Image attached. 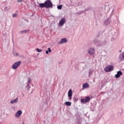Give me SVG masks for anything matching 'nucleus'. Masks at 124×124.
<instances>
[{"mask_svg": "<svg viewBox=\"0 0 124 124\" xmlns=\"http://www.w3.org/2000/svg\"><path fill=\"white\" fill-rule=\"evenodd\" d=\"M93 44L96 45V46H102V43L97 40L94 41Z\"/></svg>", "mask_w": 124, "mask_h": 124, "instance_id": "6", "label": "nucleus"}, {"mask_svg": "<svg viewBox=\"0 0 124 124\" xmlns=\"http://www.w3.org/2000/svg\"><path fill=\"white\" fill-rule=\"evenodd\" d=\"M58 9L61 10L62 8V5H60L57 6Z\"/></svg>", "mask_w": 124, "mask_h": 124, "instance_id": "20", "label": "nucleus"}, {"mask_svg": "<svg viewBox=\"0 0 124 124\" xmlns=\"http://www.w3.org/2000/svg\"><path fill=\"white\" fill-rule=\"evenodd\" d=\"M72 90L70 89L68 92V97L69 100H71V99H72Z\"/></svg>", "mask_w": 124, "mask_h": 124, "instance_id": "8", "label": "nucleus"}, {"mask_svg": "<svg viewBox=\"0 0 124 124\" xmlns=\"http://www.w3.org/2000/svg\"><path fill=\"white\" fill-rule=\"evenodd\" d=\"M13 55L15 56V57H18V56H19V53L18 52H16L15 51H14L13 52Z\"/></svg>", "mask_w": 124, "mask_h": 124, "instance_id": "17", "label": "nucleus"}, {"mask_svg": "<svg viewBox=\"0 0 124 124\" xmlns=\"http://www.w3.org/2000/svg\"><path fill=\"white\" fill-rule=\"evenodd\" d=\"M93 70H89V77H91V76H92V75L93 74Z\"/></svg>", "mask_w": 124, "mask_h": 124, "instance_id": "19", "label": "nucleus"}, {"mask_svg": "<svg viewBox=\"0 0 124 124\" xmlns=\"http://www.w3.org/2000/svg\"><path fill=\"white\" fill-rule=\"evenodd\" d=\"M65 104L67 106H70L71 105V102H65Z\"/></svg>", "mask_w": 124, "mask_h": 124, "instance_id": "18", "label": "nucleus"}, {"mask_svg": "<svg viewBox=\"0 0 124 124\" xmlns=\"http://www.w3.org/2000/svg\"><path fill=\"white\" fill-rule=\"evenodd\" d=\"M40 7L43 8V7H46V8H52L53 7V3L50 0H47L44 3H39Z\"/></svg>", "mask_w": 124, "mask_h": 124, "instance_id": "1", "label": "nucleus"}, {"mask_svg": "<svg viewBox=\"0 0 124 124\" xmlns=\"http://www.w3.org/2000/svg\"><path fill=\"white\" fill-rule=\"evenodd\" d=\"M22 1H23L22 0H17V2H21Z\"/></svg>", "mask_w": 124, "mask_h": 124, "instance_id": "26", "label": "nucleus"}, {"mask_svg": "<svg viewBox=\"0 0 124 124\" xmlns=\"http://www.w3.org/2000/svg\"><path fill=\"white\" fill-rule=\"evenodd\" d=\"M119 52L121 53L122 52V50H120Z\"/></svg>", "mask_w": 124, "mask_h": 124, "instance_id": "28", "label": "nucleus"}, {"mask_svg": "<svg viewBox=\"0 0 124 124\" xmlns=\"http://www.w3.org/2000/svg\"><path fill=\"white\" fill-rule=\"evenodd\" d=\"M18 15H17L16 14H14L13 15V18H15V17H17Z\"/></svg>", "mask_w": 124, "mask_h": 124, "instance_id": "23", "label": "nucleus"}, {"mask_svg": "<svg viewBox=\"0 0 124 124\" xmlns=\"http://www.w3.org/2000/svg\"><path fill=\"white\" fill-rule=\"evenodd\" d=\"M113 70H114V66L112 65H108L105 68L106 72H110V71H113Z\"/></svg>", "mask_w": 124, "mask_h": 124, "instance_id": "2", "label": "nucleus"}, {"mask_svg": "<svg viewBox=\"0 0 124 124\" xmlns=\"http://www.w3.org/2000/svg\"><path fill=\"white\" fill-rule=\"evenodd\" d=\"M21 115H22V110H19L16 113L15 117H21Z\"/></svg>", "mask_w": 124, "mask_h": 124, "instance_id": "13", "label": "nucleus"}, {"mask_svg": "<svg viewBox=\"0 0 124 124\" xmlns=\"http://www.w3.org/2000/svg\"><path fill=\"white\" fill-rule=\"evenodd\" d=\"M97 37H99V35H98L97 36Z\"/></svg>", "mask_w": 124, "mask_h": 124, "instance_id": "27", "label": "nucleus"}, {"mask_svg": "<svg viewBox=\"0 0 124 124\" xmlns=\"http://www.w3.org/2000/svg\"><path fill=\"white\" fill-rule=\"evenodd\" d=\"M28 83V84H31V79H29Z\"/></svg>", "mask_w": 124, "mask_h": 124, "instance_id": "25", "label": "nucleus"}, {"mask_svg": "<svg viewBox=\"0 0 124 124\" xmlns=\"http://www.w3.org/2000/svg\"><path fill=\"white\" fill-rule=\"evenodd\" d=\"M27 87H28V89H30L31 88V84L29 83L27 84Z\"/></svg>", "mask_w": 124, "mask_h": 124, "instance_id": "24", "label": "nucleus"}, {"mask_svg": "<svg viewBox=\"0 0 124 124\" xmlns=\"http://www.w3.org/2000/svg\"><path fill=\"white\" fill-rule=\"evenodd\" d=\"M65 23V18H62L59 22V26L60 27H62L64 23Z\"/></svg>", "mask_w": 124, "mask_h": 124, "instance_id": "7", "label": "nucleus"}, {"mask_svg": "<svg viewBox=\"0 0 124 124\" xmlns=\"http://www.w3.org/2000/svg\"><path fill=\"white\" fill-rule=\"evenodd\" d=\"M51 52H52V50H51V48L49 47V48H48V50H46V55H48V54H49V53H51Z\"/></svg>", "mask_w": 124, "mask_h": 124, "instance_id": "16", "label": "nucleus"}, {"mask_svg": "<svg viewBox=\"0 0 124 124\" xmlns=\"http://www.w3.org/2000/svg\"><path fill=\"white\" fill-rule=\"evenodd\" d=\"M106 43H107V41L105 40L102 43V46H104V45H105V44H106Z\"/></svg>", "mask_w": 124, "mask_h": 124, "instance_id": "21", "label": "nucleus"}, {"mask_svg": "<svg viewBox=\"0 0 124 124\" xmlns=\"http://www.w3.org/2000/svg\"><path fill=\"white\" fill-rule=\"evenodd\" d=\"M94 53H95V48L93 47H91L89 48L88 50V54H89V55H91L92 56L93 55Z\"/></svg>", "mask_w": 124, "mask_h": 124, "instance_id": "4", "label": "nucleus"}, {"mask_svg": "<svg viewBox=\"0 0 124 124\" xmlns=\"http://www.w3.org/2000/svg\"><path fill=\"white\" fill-rule=\"evenodd\" d=\"M36 51H37L38 53H40V52H42V50L40 49L39 48H36Z\"/></svg>", "mask_w": 124, "mask_h": 124, "instance_id": "22", "label": "nucleus"}, {"mask_svg": "<svg viewBox=\"0 0 124 124\" xmlns=\"http://www.w3.org/2000/svg\"><path fill=\"white\" fill-rule=\"evenodd\" d=\"M29 31H30V30H26L21 31H20V34H24V33H28V32H29Z\"/></svg>", "mask_w": 124, "mask_h": 124, "instance_id": "15", "label": "nucleus"}, {"mask_svg": "<svg viewBox=\"0 0 124 124\" xmlns=\"http://www.w3.org/2000/svg\"><path fill=\"white\" fill-rule=\"evenodd\" d=\"M118 59L120 62H122V61H124V51L123 52H122V53L119 56Z\"/></svg>", "mask_w": 124, "mask_h": 124, "instance_id": "9", "label": "nucleus"}, {"mask_svg": "<svg viewBox=\"0 0 124 124\" xmlns=\"http://www.w3.org/2000/svg\"><path fill=\"white\" fill-rule=\"evenodd\" d=\"M18 102V98H16V99L12 100L10 101L11 104H14V103H17Z\"/></svg>", "mask_w": 124, "mask_h": 124, "instance_id": "14", "label": "nucleus"}, {"mask_svg": "<svg viewBox=\"0 0 124 124\" xmlns=\"http://www.w3.org/2000/svg\"><path fill=\"white\" fill-rule=\"evenodd\" d=\"M22 124H25V123H24V122L22 123Z\"/></svg>", "mask_w": 124, "mask_h": 124, "instance_id": "29", "label": "nucleus"}, {"mask_svg": "<svg viewBox=\"0 0 124 124\" xmlns=\"http://www.w3.org/2000/svg\"><path fill=\"white\" fill-rule=\"evenodd\" d=\"M91 100V98L90 96H87L85 98V99H81V102L82 103H87V102H89Z\"/></svg>", "mask_w": 124, "mask_h": 124, "instance_id": "5", "label": "nucleus"}, {"mask_svg": "<svg viewBox=\"0 0 124 124\" xmlns=\"http://www.w3.org/2000/svg\"><path fill=\"white\" fill-rule=\"evenodd\" d=\"M82 90H84V89H88V88H90V84L86 82L82 85Z\"/></svg>", "mask_w": 124, "mask_h": 124, "instance_id": "12", "label": "nucleus"}, {"mask_svg": "<svg viewBox=\"0 0 124 124\" xmlns=\"http://www.w3.org/2000/svg\"><path fill=\"white\" fill-rule=\"evenodd\" d=\"M21 64V61H18L14 63L12 66V68L13 69H17Z\"/></svg>", "mask_w": 124, "mask_h": 124, "instance_id": "3", "label": "nucleus"}, {"mask_svg": "<svg viewBox=\"0 0 124 124\" xmlns=\"http://www.w3.org/2000/svg\"><path fill=\"white\" fill-rule=\"evenodd\" d=\"M67 42V40L66 38H62L61 39V40L58 43V44H63V43H66Z\"/></svg>", "mask_w": 124, "mask_h": 124, "instance_id": "10", "label": "nucleus"}, {"mask_svg": "<svg viewBox=\"0 0 124 124\" xmlns=\"http://www.w3.org/2000/svg\"><path fill=\"white\" fill-rule=\"evenodd\" d=\"M123 75V73L121 71H119L117 72V74L115 75V78H120L121 76Z\"/></svg>", "mask_w": 124, "mask_h": 124, "instance_id": "11", "label": "nucleus"}]
</instances>
